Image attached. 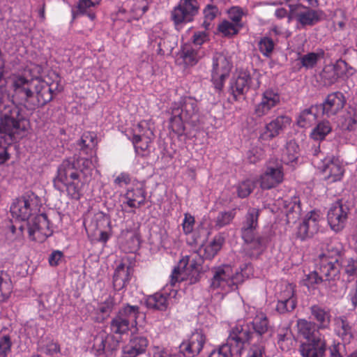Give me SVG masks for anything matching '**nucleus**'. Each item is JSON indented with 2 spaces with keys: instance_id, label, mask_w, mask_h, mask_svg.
Returning <instances> with one entry per match:
<instances>
[{
  "instance_id": "nucleus-1",
  "label": "nucleus",
  "mask_w": 357,
  "mask_h": 357,
  "mask_svg": "<svg viewBox=\"0 0 357 357\" xmlns=\"http://www.w3.org/2000/svg\"><path fill=\"white\" fill-rule=\"evenodd\" d=\"M92 161L85 158H68L58 166L56 175L53 179L54 186L59 191L66 188L68 195L78 200L82 195L84 178L92 170Z\"/></svg>"
},
{
  "instance_id": "nucleus-2",
  "label": "nucleus",
  "mask_w": 357,
  "mask_h": 357,
  "mask_svg": "<svg viewBox=\"0 0 357 357\" xmlns=\"http://www.w3.org/2000/svg\"><path fill=\"white\" fill-rule=\"evenodd\" d=\"M36 200L33 195H24L16 199L10 206L12 216L26 221V227L31 241L42 243L51 236L50 222L45 213L36 214Z\"/></svg>"
},
{
  "instance_id": "nucleus-3",
  "label": "nucleus",
  "mask_w": 357,
  "mask_h": 357,
  "mask_svg": "<svg viewBox=\"0 0 357 357\" xmlns=\"http://www.w3.org/2000/svg\"><path fill=\"white\" fill-rule=\"evenodd\" d=\"M170 127L178 134H182L185 130L184 123L192 127L199 123V112L197 101L191 97H184L178 102H174L171 106Z\"/></svg>"
},
{
  "instance_id": "nucleus-4",
  "label": "nucleus",
  "mask_w": 357,
  "mask_h": 357,
  "mask_svg": "<svg viewBox=\"0 0 357 357\" xmlns=\"http://www.w3.org/2000/svg\"><path fill=\"white\" fill-rule=\"evenodd\" d=\"M271 330L269 319L266 314L257 313L252 321L244 325L238 324L231 328V331L238 339L236 341L245 347L246 342L257 340L258 342H264L266 335Z\"/></svg>"
},
{
  "instance_id": "nucleus-5",
  "label": "nucleus",
  "mask_w": 357,
  "mask_h": 357,
  "mask_svg": "<svg viewBox=\"0 0 357 357\" xmlns=\"http://www.w3.org/2000/svg\"><path fill=\"white\" fill-rule=\"evenodd\" d=\"M211 272L212 277L209 288L213 290L220 289L225 292L236 291L245 280L242 271L234 272L232 267L228 264L213 266Z\"/></svg>"
},
{
  "instance_id": "nucleus-6",
  "label": "nucleus",
  "mask_w": 357,
  "mask_h": 357,
  "mask_svg": "<svg viewBox=\"0 0 357 357\" xmlns=\"http://www.w3.org/2000/svg\"><path fill=\"white\" fill-rule=\"evenodd\" d=\"M141 314L138 305L124 303L112 319L109 328L114 334L123 335L137 326V319Z\"/></svg>"
},
{
  "instance_id": "nucleus-7",
  "label": "nucleus",
  "mask_w": 357,
  "mask_h": 357,
  "mask_svg": "<svg viewBox=\"0 0 357 357\" xmlns=\"http://www.w3.org/2000/svg\"><path fill=\"white\" fill-rule=\"evenodd\" d=\"M198 0H180L171 13V18L176 29L183 24L192 22L199 10Z\"/></svg>"
},
{
  "instance_id": "nucleus-8",
  "label": "nucleus",
  "mask_w": 357,
  "mask_h": 357,
  "mask_svg": "<svg viewBox=\"0 0 357 357\" xmlns=\"http://www.w3.org/2000/svg\"><path fill=\"white\" fill-rule=\"evenodd\" d=\"M60 85L58 82L51 84L36 77V82L33 89L34 97L31 100L32 108L43 107L50 102L55 91H61Z\"/></svg>"
},
{
  "instance_id": "nucleus-9",
  "label": "nucleus",
  "mask_w": 357,
  "mask_h": 357,
  "mask_svg": "<svg viewBox=\"0 0 357 357\" xmlns=\"http://www.w3.org/2000/svg\"><path fill=\"white\" fill-rule=\"evenodd\" d=\"M232 64L223 53L215 52L212 58L211 79L216 89L220 91L225 78L229 75Z\"/></svg>"
},
{
  "instance_id": "nucleus-10",
  "label": "nucleus",
  "mask_w": 357,
  "mask_h": 357,
  "mask_svg": "<svg viewBox=\"0 0 357 357\" xmlns=\"http://www.w3.org/2000/svg\"><path fill=\"white\" fill-rule=\"evenodd\" d=\"M35 82L36 78L29 79L22 75L15 77L13 81V97L31 105L34 97Z\"/></svg>"
},
{
  "instance_id": "nucleus-11",
  "label": "nucleus",
  "mask_w": 357,
  "mask_h": 357,
  "mask_svg": "<svg viewBox=\"0 0 357 357\" xmlns=\"http://www.w3.org/2000/svg\"><path fill=\"white\" fill-rule=\"evenodd\" d=\"M349 213V206L342 201L332 204L327 214L328 222L331 229L335 231H341L345 226Z\"/></svg>"
},
{
  "instance_id": "nucleus-12",
  "label": "nucleus",
  "mask_w": 357,
  "mask_h": 357,
  "mask_svg": "<svg viewBox=\"0 0 357 357\" xmlns=\"http://www.w3.org/2000/svg\"><path fill=\"white\" fill-rule=\"evenodd\" d=\"M280 102V95L278 89L268 88L261 94V100L255 105L254 114L258 117L267 115Z\"/></svg>"
},
{
  "instance_id": "nucleus-13",
  "label": "nucleus",
  "mask_w": 357,
  "mask_h": 357,
  "mask_svg": "<svg viewBox=\"0 0 357 357\" xmlns=\"http://www.w3.org/2000/svg\"><path fill=\"white\" fill-rule=\"evenodd\" d=\"M206 340V336L202 331L195 330L188 340L181 344L180 351L187 357H195L202 351Z\"/></svg>"
},
{
  "instance_id": "nucleus-14",
  "label": "nucleus",
  "mask_w": 357,
  "mask_h": 357,
  "mask_svg": "<svg viewBox=\"0 0 357 357\" xmlns=\"http://www.w3.org/2000/svg\"><path fill=\"white\" fill-rule=\"evenodd\" d=\"M252 77L247 72H241L237 78L230 83L231 94L234 100H238L241 96H244L250 87L257 89L260 86L259 78L256 79V84H252Z\"/></svg>"
},
{
  "instance_id": "nucleus-15",
  "label": "nucleus",
  "mask_w": 357,
  "mask_h": 357,
  "mask_svg": "<svg viewBox=\"0 0 357 357\" xmlns=\"http://www.w3.org/2000/svg\"><path fill=\"white\" fill-rule=\"evenodd\" d=\"M347 100L344 95L340 91L329 93L325 100L319 106L322 109V113L328 117L336 115L342 110L345 106Z\"/></svg>"
},
{
  "instance_id": "nucleus-16",
  "label": "nucleus",
  "mask_w": 357,
  "mask_h": 357,
  "mask_svg": "<svg viewBox=\"0 0 357 357\" xmlns=\"http://www.w3.org/2000/svg\"><path fill=\"white\" fill-rule=\"evenodd\" d=\"M291 123V119L287 115H280L271 120L265 126V131L259 138L263 140H271L279 135Z\"/></svg>"
},
{
  "instance_id": "nucleus-17",
  "label": "nucleus",
  "mask_w": 357,
  "mask_h": 357,
  "mask_svg": "<svg viewBox=\"0 0 357 357\" xmlns=\"http://www.w3.org/2000/svg\"><path fill=\"white\" fill-rule=\"evenodd\" d=\"M236 340H238L236 335L230 331L227 342L215 348L208 357H231L233 354H241L244 347Z\"/></svg>"
},
{
  "instance_id": "nucleus-18",
  "label": "nucleus",
  "mask_w": 357,
  "mask_h": 357,
  "mask_svg": "<svg viewBox=\"0 0 357 357\" xmlns=\"http://www.w3.org/2000/svg\"><path fill=\"white\" fill-rule=\"evenodd\" d=\"M131 265L121 262L115 268L112 277V286L114 291H119L127 287L133 275Z\"/></svg>"
},
{
  "instance_id": "nucleus-19",
  "label": "nucleus",
  "mask_w": 357,
  "mask_h": 357,
  "mask_svg": "<svg viewBox=\"0 0 357 357\" xmlns=\"http://www.w3.org/2000/svg\"><path fill=\"white\" fill-rule=\"evenodd\" d=\"M319 215L315 211H310L305 216L303 222L298 227L297 237L301 241L310 238L319 230Z\"/></svg>"
},
{
  "instance_id": "nucleus-20",
  "label": "nucleus",
  "mask_w": 357,
  "mask_h": 357,
  "mask_svg": "<svg viewBox=\"0 0 357 357\" xmlns=\"http://www.w3.org/2000/svg\"><path fill=\"white\" fill-rule=\"evenodd\" d=\"M316 265L317 269L325 278V280L335 281L340 279V264L339 261L318 258Z\"/></svg>"
},
{
  "instance_id": "nucleus-21",
  "label": "nucleus",
  "mask_w": 357,
  "mask_h": 357,
  "mask_svg": "<svg viewBox=\"0 0 357 357\" xmlns=\"http://www.w3.org/2000/svg\"><path fill=\"white\" fill-rule=\"evenodd\" d=\"M260 210L256 208L250 207L245 213L241 223V236L248 238L252 234H257L258 220Z\"/></svg>"
},
{
  "instance_id": "nucleus-22",
  "label": "nucleus",
  "mask_w": 357,
  "mask_h": 357,
  "mask_svg": "<svg viewBox=\"0 0 357 357\" xmlns=\"http://www.w3.org/2000/svg\"><path fill=\"white\" fill-rule=\"evenodd\" d=\"M324 174V179L329 183L339 181L342 179L344 170L338 159H325L322 167H320Z\"/></svg>"
},
{
  "instance_id": "nucleus-23",
  "label": "nucleus",
  "mask_w": 357,
  "mask_h": 357,
  "mask_svg": "<svg viewBox=\"0 0 357 357\" xmlns=\"http://www.w3.org/2000/svg\"><path fill=\"white\" fill-rule=\"evenodd\" d=\"M326 351L324 338L303 342L300 345L299 351L302 357H324Z\"/></svg>"
},
{
  "instance_id": "nucleus-24",
  "label": "nucleus",
  "mask_w": 357,
  "mask_h": 357,
  "mask_svg": "<svg viewBox=\"0 0 357 357\" xmlns=\"http://www.w3.org/2000/svg\"><path fill=\"white\" fill-rule=\"evenodd\" d=\"M283 172L282 167L277 165L275 167L268 166L265 172L261 176L260 185L263 189H271L282 183Z\"/></svg>"
},
{
  "instance_id": "nucleus-25",
  "label": "nucleus",
  "mask_w": 357,
  "mask_h": 357,
  "mask_svg": "<svg viewBox=\"0 0 357 357\" xmlns=\"http://www.w3.org/2000/svg\"><path fill=\"white\" fill-rule=\"evenodd\" d=\"M296 304L297 301L294 295V287L289 284L280 295L276 310L280 314L289 312L295 309Z\"/></svg>"
},
{
  "instance_id": "nucleus-26",
  "label": "nucleus",
  "mask_w": 357,
  "mask_h": 357,
  "mask_svg": "<svg viewBox=\"0 0 357 357\" xmlns=\"http://www.w3.org/2000/svg\"><path fill=\"white\" fill-rule=\"evenodd\" d=\"M148 345L149 340L146 337L133 336L128 344L124 347L122 357H137L146 352Z\"/></svg>"
},
{
  "instance_id": "nucleus-27",
  "label": "nucleus",
  "mask_w": 357,
  "mask_h": 357,
  "mask_svg": "<svg viewBox=\"0 0 357 357\" xmlns=\"http://www.w3.org/2000/svg\"><path fill=\"white\" fill-rule=\"evenodd\" d=\"M245 244L248 254L251 257L257 258L266 248L268 238L266 236L252 234L248 238L241 237Z\"/></svg>"
},
{
  "instance_id": "nucleus-28",
  "label": "nucleus",
  "mask_w": 357,
  "mask_h": 357,
  "mask_svg": "<svg viewBox=\"0 0 357 357\" xmlns=\"http://www.w3.org/2000/svg\"><path fill=\"white\" fill-rule=\"evenodd\" d=\"M117 344L112 335L102 333L96 336L93 348L96 350L97 354L100 355L112 352L113 350L116 349Z\"/></svg>"
},
{
  "instance_id": "nucleus-29",
  "label": "nucleus",
  "mask_w": 357,
  "mask_h": 357,
  "mask_svg": "<svg viewBox=\"0 0 357 357\" xmlns=\"http://www.w3.org/2000/svg\"><path fill=\"white\" fill-rule=\"evenodd\" d=\"M297 328L300 335L306 339L307 342L314 340L316 338H324L318 331L314 322L301 319L297 321Z\"/></svg>"
},
{
  "instance_id": "nucleus-30",
  "label": "nucleus",
  "mask_w": 357,
  "mask_h": 357,
  "mask_svg": "<svg viewBox=\"0 0 357 357\" xmlns=\"http://www.w3.org/2000/svg\"><path fill=\"white\" fill-rule=\"evenodd\" d=\"M179 54L185 64L192 66L204 56V52L200 47L185 44L181 47Z\"/></svg>"
},
{
  "instance_id": "nucleus-31",
  "label": "nucleus",
  "mask_w": 357,
  "mask_h": 357,
  "mask_svg": "<svg viewBox=\"0 0 357 357\" xmlns=\"http://www.w3.org/2000/svg\"><path fill=\"white\" fill-rule=\"evenodd\" d=\"M184 264V266H189L191 273L189 275L188 280L190 284H195L199 281L201 278V272L202 270L203 259L197 254L192 255L187 257V261L184 259L181 261V264Z\"/></svg>"
},
{
  "instance_id": "nucleus-32",
  "label": "nucleus",
  "mask_w": 357,
  "mask_h": 357,
  "mask_svg": "<svg viewBox=\"0 0 357 357\" xmlns=\"http://www.w3.org/2000/svg\"><path fill=\"white\" fill-rule=\"evenodd\" d=\"M146 195V192L142 188L128 190L125 194L126 202L123 204L132 208H140L145 204Z\"/></svg>"
},
{
  "instance_id": "nucleus-33",
  "label": "nucleus",
  "mask_w": 357,
  "mask_h": 357,
  "mask_svg": "<svg viewBox=\"0 0 357 357\" xmlns=\"http://www.w3.org/2000/svg\"><path fill=\"white\" fill-rule=\"evenodd\" d=\"M318 105H312L309 108L302 110L296 118V125L302 128L311 127L317 121Z\"/></svg>"
},
{
  "instance_id": "nucleus-34",
  "label": "nucleus",
  "mask_w": 357,
  "mask_h": 357,
  "mask_svg": "<svg viewBox=\"0 0 357 357\" xmlns=\"http://www.w3.org/2000/svg\"><path fill=\"white\" fill-rule=\"evenodd\" d=\"M169 295L167 293H155L149 296L145 301L149 309L165 311L169 306Z\"/></svg>"
},
{
  "instance_id": "nucleus-35",
  "label": "nucleus",
  "mask_w": 357,
  "mask_h": 357,
  "mask_svg": "<svg viewBox=\"0 0 357 357\" xmlns=\"http://www.w3.org/2000/svg\"><path fill=\"white\" fill-rule=\"evenodd\" d=\"M344 251L343 245L337 240L331 241L326 243L323 249L322 253L319 255V258L328 260L339 261Z\"/></svg>"
},
{
  "instance_id": "nucleus-36",
  "label": "nucleus",
  "mask_w": 357,
  "mask_h": 357,
  "mask_svg": "<svg viewBox=\"0 0 357 357\" xmlns=\"http://www.w3.org/2000/svg\"><path fill=\"white\" fill-rule=\"evenodd\" d=\"M116 302L114 296L109 295L104 301L98 303V305L96 310L97 317L96 321L98 322H102L106 320L113 312Z\"/></svg>"
},
{
  "instance_id": "nucleus-37",
  "label": "nucleus",
  "mask_w": 357,
  "mask_h": 357,
  "mask_svg": "<svg viewBox=\"0 0 357 357\" xmlns=\"http://www.w3.org/2000/svg\"><path fill=\"white\" fill-rule=\"evenodd\" d=\"M322 11L305 8L296 13V19L302 26H313L321 20Z\"/></svg>"
},
{
  "instance_id": "nucleus-38",
  "label": "nucleus",
  "mask_w": 357,
  "mask_h": 357,
  "mask_svg": "<svg viewBox=\"0 0 357 357\" xmlns=\"http://www.w3.org/2000/svg\"><path fill=\"white\" fill-rule=\"evenodd\" d=\"M130 139L146 140L153 142L154 139V133L149 123L146 121H140L133 129L132 136Z\"/></svg>"
},
{
  "instance_id": "nucleus-39",
  "label": "nucleus",
  "mask_w": 357,
  "mask_h": 357,
  "mask_svg": "<svg viewBox=\"0 0 357 357\" xmlns=\"http://www.w3.org/2000/svg\"><path fill=\"white\" fill-rule=\"evenodd\" d=\"M312 319L318 323V328H327L331 323V314L328 310L318 305H313L310 307Z\"/></svg>"
},
{
  "instance_id": "nucleus-40",
  "label": "nucleus",
  "mask_w": 357,
  "mask_h": 357,
  "mask_svg": "<svg viewBox=\"0 0 357 357\" xmlns=\"http://www.w3.org/2000/svg\"><path fill=\"white\" fill-rule=\"evenodd\" d=\"M325 52L322 49H318L314 52H309L299 56L298 61L300 63V68H305V69H312L314 68L318 61L324 59Z\"/></svg>"
},
{
  "instance_id": "nucleus-41",
  "label": "nucleus",
  "mask_w": 357,
  "mask_h": 357,
  "mask_svg": "<svg viewBox=\"0 0 357 357\" xmlns=\"http://www.w3.org/2000/svg\"><path fill=\"white\" fill-rule=\"evenodd\" d=\"M340 267L347 275L348 282L357 278V257H345L342 259Z\"/></svg>"
},
{
  "instance_id": "nucleus-42",
  "label": "nucleus",
  "mask_w": 357,
  "mask_h": 357,
  "mask_svg": "<svg viewBox=\"0 0 357 357\" xmlns=\"http://www.w3.org/2000/svg\"><path fill=\"white\" fill-rule=\"evenodd\" d=\"M337 335L345 342H350L353 338V328L344 317H340L337 321Z\"/></svg>"
},
{
  "instance_id": "nucleus-43",
  "label": "nucleus",
  "mask_w": 357,
  "mask_h": 357,
  "mask_svg": "<svg viewBox=\"0 0 357 357\" xmlns=\"http://www.w3.org/2000/svg\"><path fill=\"white\" fill-rule=\"evenodd\" d=\"M301 208L300 205V201L295 199L290 202L286 206V217L287 221L289 224H294L300 219L301 216Z\"/></svg>"
},
{
  "instance_id": "nucleus-44",
  "label": "nucleus",
  "mask_w": 357,
  "mask_h": 357,
  "mask_svg": "<svg viewBox=\"0 0 357 357\" xmlns=\"http://www.w3.org/2000/svg\"><path fill=\"white\" fill-rule=\"evenodd\" d=\"M225 241V237L222 234L215 236L213 241L204 249L206 258L210 259L213 258L221 250Z\"/></svg>"
},
{
  "instance_id": "nucleus-45",
  "label": "nucleus",
  "mask_w": 357,
  "mask_h": 357,
  "mask_svg": "<svg viewBox=\"0 0 357 357\" xmlns=\"http://www.w3.org/2000/svg\"><path fill=\"white\" fill-rule=\"evenodd\" d=\"M298 145L294 141H289L287 143L285 149L283 151L282 160L289 164L296 161L298 158Z\"/></svg>"
},
{
  "instance_id": "nucleus-46",
  "label": "nucleus",
  "mask_w": 357,
  "mask_h": 357,
  "mask_svg": "<svg viewBox=\"0 0 357 357\" xmlns=\"http://www.w3.org/2000/svg\"><path fill=\"white\" fill-rule=\"evenodd\" d=\"M332 130L331 123L328 121L319 122L316 127L313 128L310 133L311 137L316 140L320 141L325 139L326 136Z\"/></svg>"
},
{
  "instance_id": "nucleus-47",
  "label": "nucleus",
  "mask_w": 357,
  "mask_h": 357,
  "mask_svg": "<svg viewBox=\"0 0 357 357\" xmlns=\"http://www.w3.org/2000/svg\"><path fill=\"white\" fill-rule=\"evenodd\" d=\"M321 82L324 86H331L338 80L334 68L332 66L326 65L319 74Z\"/></svg>"
},
{
  "instance_id": "nucleus-48",
  "label": "nucleus",
  "mask_w": 357,
  "mask_h": 357,
  "mask_svg": "<svg viewBox=\"0 0 357 357\" xmlns=\"http://www.w3.org/2000/svg\"><path fill=\"white\" fill-rule=\"evenodd\" d=\"M78 145L80 149L86 153H88L89 150H92L97 145L96 136L93 132H85L82 135Z\"/></svg>"
},
{
  "instance_id": "nucleus-49",
  "label": "nucleus",
  "mask_w": 357,
  "mask_h": 357,
  "mask_svg": "<svg viewBox=\"0 0 357 357\" xmlns=\"http://www.w3.org/2000/svg\"><path fill=\"white\" fill-rule=\"evenodd\" d=\"M236 215V210L232 209L228 211H221L218 213L215 220V227L220 229L229 225Z\"/></svg>"
},
{
  "instance_id": "nucleus-50",
  "label": "nucleus",
  "mask_w": 357,
  "mask_h": 357,
  "mask_svg": "<svg viewBox=\"0 0 357 357\" xmlns=\"http://www.w3.org/2000/svg\"><path fill=\"white\" fill-rule=\"evenodd\" d=\"M258 47L263 56L269 58L273 52L275 43L272 38L264 36L259 40Z\"/></svg>"
},
{
  "instance_id": "nucleus-51",
  "label": "nucleus",
  "mask_w": 357,
  "mask_h": 357,
  "mask_svg": "<svg viewBox=\"0 0 357 357\" xmlns=\"http://www.w3.org/2000/svg\"><path fill=\"white\" fill-rule=\"evenodd\" d=\"M132 142L134 148L135 153L142 158L148 157L150 153V144L152 142H148L146 140H137V142H135V139H130Z\"/></svg>"
},
{
  "instance_id": "nucleus-52",
  "label": "nucleus",
  "mask_w": 357,
  "mask_h": 357,
  "mask_svg": "<svg viewBox=\"0 0 357 357\" xmlns=\"http://www.w3.org/2000/svg\"><path fill=\"white\" fill-rule=\"evenodd\" d=\"M243 26H236L235 23L225 20L218 25V31L225 36H231L236 34Z\"/></svg>"
},
{
  "instance_id": "nucleus-53",
  "label": "nucleus",
  "mask_w": 357,
  "mask_h": 357,
  "mask_svg": "<svg viewBox=\"0 0 357 357\" xmlns=\"http://www.w3.org/2000/svg\"><path fill=\"white\" fill-rule=\"evenodd\" d=\"M152 43H153V46L155 45L158 46L157 52L160 55H164L166 53H170L173 49V47L167 37L155 38L152 41Z\"/></svg>"
},
{
  "instance_id": "nucleus-54",
  "label": "nucleus",
  "mask_w": 357,
  "mask_h": 357,
  "mask_svg": "<svg viewBox=\"0 0 357 357\" xmlns=\"http://www.w3.org/2000/svg\"><path fill=\"white\" fill-rule=\"evenodd\" d=\"M90 0H79L77 3V10L80 14L86 15L91 20H94L96 15L92 12L91 8L96 7Z\"/></svg>"
},
{
  "instance_id": "nucleus-55",
  "label": "nucleus",
  "mask_w": 357,
  "mask_h": 357,
  "mask_svg": "<svg viewBox=\"0 0 357 357\" xmlns=\"http://www.w3.org/2000/svg\"><path fill=\"white\" fill-rule=\"evenodd\" d=\"M38 351L47 356H52L60 352V346L58 343L50 340L46 344L39 343Z\"/></svg>"
},
{
  "instance_id": "nucleus-56",
  "label": "nucleus",
  "mask_w": 357,
  "mask_h": 357,
  "mask_svg": "<svg viewBox=\"0 0 357 357\" xmlns=\"http://www.w3.org/2000/svg\"><path fill=\"white\" fill-rule=\"evenodd\" d=\"M219 10L217 6L208 4L204 10V25L206 28L210 26V23L219 14Z\"/></svg>"
},
{
  "instance_id": "nucleus-57",
  "label": "nucleus",
  "mask_w": 357,
  "mask_h": 357,
  "mask_svg": "<svg viewBox=\"0 0 357 357\" xmlns=\"http://www.w3.org/2000/svg\"><path fill=\"white\" fill-rule=\"evenodd\" d=\"M12 341L8 335L0 337V357H6L11 351Z\"/></svg>"
},
{
  "instance_id": "nucleus-58",
  "label": "nucleus",
  "mask_w": 357,
  "mask_h": 357,
  "mask_svg": "<svg viewBox=\"0 0 357 357\" xmlns=\"http://www.w3.org/2000/svg\"><path fill=\"white\" fill-rule=\"evenodd\" d=\"M324 280V277L321 275L318 270L312 271L306 275L305 280V285L308 287H313L315 284L321 283Z\"/></svg>"
},
{
  "instance_id": "nucleus-59",
  "label": "nucleus",
  "mask_w": 357,
  "mask_h": 357,
  "mask_svg": "<svg viewBox=\"0 0 357 357\" xmlns=\"http://www.w3.org/2000/svg\"><path fill=\"white\" fill-rule=\"evenodd\" d=\"M264 345L261 342L252 343L248 351L246 357H264Z\"/></svg>"
},
{
  "instance_id": "nucleus-60",
  "label": "nucleus",
  "mask_w": 357,
  "mask_h": 357,
  "mask_svg": "<svg viewBox=\"0 0 357 357\" xmlns=\"http://www.w3.org/2000/svg\"><path fill=\"white\" fill-rule=\"evenodd\" d=\"M253 188L254 185L250 181L242 182L237 188L238 196L241 198H245L252 192Z\"/></svg>"
},
{
  "instance_id": "nucleus-61",
  "label": "nucleus",
  "mask_w": 357,
  "mask_h": 357,
  "mask_svg": "<svg viewBox=\"0 0 357 357\" xmlns=\"http://www.w3.org/2000/svg\"><path fill=\"white\" fill-rule=\"evenodd\" d=\"M11 291V285L10 282L3 280L1 274H0V302L4 301L10 294Z\"/></svg>"
},
{
  "instance_id": "nucleus-62",
  "label": "nucleus",
  "mask_w": 357,
  "mask_h": 357,
  "mask_svg": "<svg viewBox=\"0 0 357 357\" xmlns=\"http://www.w3.org/2000/svg\"><path fill=\"white\" fill-rule=\"evenodd\" d=\"M192 243L198 245H203L206 241V230L202 227L192 232Z\"/></svg>"
},
{
  "instance_id": "nucleus-63",
  "label": "nucleus",
  "mask_w": 357,
  "mask_h": 357,
  "mask_svg": "<svg viewBox=\"0 0 357 357\" xmlns=\"http://www.w3.org/2000/svg\"><path fill=\"white\" fill-rule=\"evenodd\" d=\"M330 65L334 68V71L335 72L338 78L345 75L348 71V64L344 60L339 59L335 62V64Z\"/></svg>"
},
{
  "instance_id": "nucleus-64",
  "label": "nucleus",
  "mask_w": 357,
  "mask_h": 357,
  "mask_svg": "<svg viewBox=\"0 0 357 357\" xmlns=\"http://www.w3.org/2000/svg\"><path fill=\"white\" fill-rule=\"evenodd\" d=\"M194 225V217L188 213H185L182 223L183 232L185 234H191L193 231Z\"/></svg>"
}]
</instances>
